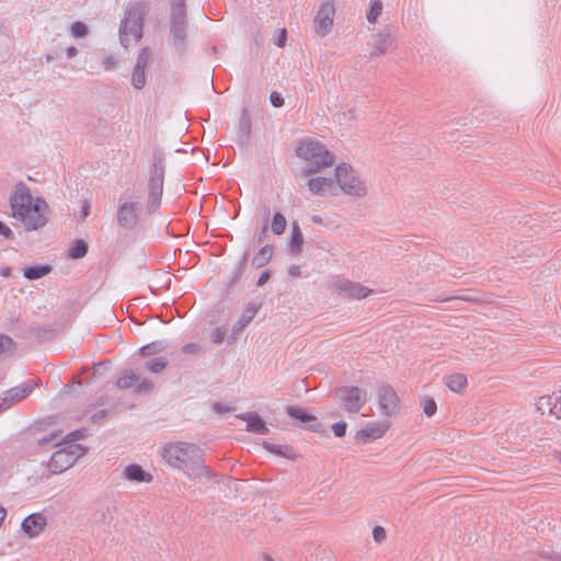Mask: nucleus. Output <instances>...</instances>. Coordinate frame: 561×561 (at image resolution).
<instances>
[{
    "mask_svg": "<svg viewBox=\"0 0 561 561\" xmlns=\"http://www.w3.org/2000/svg\"><path fill=\"white\" fill-rule=\"evenodd\" d=\"M163 460L201 483L210 481L215 473L204 465V451L195 444L178 442L163 447Z\"/></svg>",
    "mask_w": 561,
    "mask_h": 561,
    "instance_id": "obj_1",
    "label": "nucleus"
},
{
    "mask_svg": "<svg viewBox=\"0 0 561 561\" xmlns=\"http://www.w3.org/2000/svg\"><path fill=\"white\" fill-rule=\"evenodd\" d=\"M12 217L20 220L26 230H36L46 225L47 219L44 209L47 204L44 199L37 198L32 204V196L24 185H20L10 198Z\"/></svg>",
    "mask_w": 561,
    "mask_h": 561,
    "instance_id": "obj_2",
    "label": "nucleus"
},
{
    "mask_svg": "<svg viewBox=\"0 0 561 561\" xmlns=\"http://www.w3.org/2000/svg\"><path fill=\"white\" fill-rule=\"evenodd\" d=\"M148 13L149 4L142 0H135L127 4L119 25V42L125 48L141 39L144 20Z\"/></svg>",
    "mask_w": 561,
    "mask_h": 561,
    "instance_id": "obj_3",
    "label": "nucleus"
},
{
    "mask_svg": "<svg viewBox=\"0 0 561 561\" xmlns=\"http://www.w3.org/2000/svg\"><path fill=\"white\" fill-rule=\"evenodd\" d=\"M296 154L307 162L302 171L305 175L318 173L334 163V156L316 140L301 141L296 149Z\"/></svg>",
    "mask_w": 561,
    "mask_h": 561,
    "instance_id": "obj_4",
    "label": "nucleus"
},
{
    "mask_svg": "<svg viewBox=\"0 0 561 561\" xmlns=\"http://www.w3.org/2000/svg\"><path fill=\"white\" fill-rule=\"evenodd\" d=\"M187 37V16L185 0H171L170 42L182 54Z\"/></svg>",
    "mask_w": 561,
    "mask_h": 561,
    "instance_id": "obj_5",
    "label": "nucleus"
},
{
    "mask_svg": "<svg viewBox=\"0 0 561 561\" xmlns=\"http://www.w3.org/2000/svg\"><path fill=\"white\" fill-rule=\"evenodd\" d=\"M164 163L160 154H153V168L148 182V199L146 210L149 215L156 213L161 205L163 193Z\"/></svg>",
    "mask_w": 561,
    "mask_h": 561,
    "instance_id": "obj_6",
    "label": "nucleus"
},
{
    "mask_svg": "<svg viewBox=\"0 0 561 561\" xmlns=\"http://www.w3.org/2000/svg\"><path fill=\"white\" fill-rule=\"evenodd\" d=\"M50 457L48 467L53 473H61L73 466V463L85 454V448L80 444H62Z\"/></svg>",
    "mask_w": 561,
    "mask_h": 561,
    "instance_id": "obj_7",
    "label": "nucleus"
},
{
    "mask_svg": "<svg viewBox=\"0 0 561 561\" xmlns=\"http://www.w3.org/2000/svg\"><path fill=\"white\" fill-rule=\"evenodd\" d=\"M335 181L347 195L364 197L367 194L365 183L359 179L356 171L346 163H341L335 168Z\"/></svg>",
    "mask_w": 561,
    "mask_h": 561,
    "instance_id": "obj_8",
    "label": "nucleus"
},
{
    "mask_svg": "<svg viewBox=\"0 0 561 561\" xmlns=\"http://www.w3.org/2000/svg\"><path fill=\"white\" fill-rule=\"evenodd\" d=\"M336 394L341 407L350 413H357L367 401L366 390L355 386L341 387Z\"/></svg>",
    "mask_w": 561,
    "mask_h": 561,
    "instance_id": "obj_9",
    "label": "nucleus"
},
{
    "mask_svg": "<svg viewBox=\"0 0 561 561\" xmlns=\"http://www.w3.org/2000/svg\"><path fill=\"white\" fill-rule=\"evenodd\" d=\"M334 15H335L334 2L332 0L324 1L320 5V8L314 16V21H313L314 32L317 33V35L324 37L331 32L332 26H333Z\"/></svg>",
    "mask_w": 561,
    "mask_h": 561,
    "instance_id": "obj_10",
    "label": "nucleus"
},
{
    "mask_svg": "<svg viewBox=\"0 0 561 561\" xmlns=\"http://www.w3.org/2000/svg\"><path fill=\"white\" fill-rule=\"evenodd\" d=\"M378 402L380 413L385 416H394L400 412V399L396 390L389 385L379 387Z\"/></svg>",
    "mask_w": 561,
    "mask_h": 561,
    "instance_id": "obj_11",
    "label": "nucleus"
},
{
    "mask_svg": "<svg viewBox=\"0 0 561 561\" xmlns=\"http://www.w3.org/2000/svg\"><path fill=\"white\" fill-rule=\"evenodd\" d=\"M140 209L135 202H123L117 209V224L123 229H134L139 220Z\"/></svg>",
    "mask_w": 561,
    "mask_h": 561,
    "instance_id": "obj_12",
    "label": "nucleus"
},
{
    "mask_svg": "<svg viewBox=\"0 0 561 561\" xmlns=\"http://www.w3.org/2000/svg\"><path fill=\"white\" fill-rule=\"evenodd\" d=\"M333 288L339 295L357 300L366 298L371 293V289L348 279L336 280Z\"/></svg>",
    "mask_w": 561,
    "mask_h": 561,
    "instance_id": "obj_13",
    "label": "nucleus"
},
{
    "mask_svg": "<svg viewBox=\"0 0 561 561\" xmlns=\"http://www.w3.org/2000/svg\"><path fill=\"white\" fill-rule=\"evenodd\" d=\"M371 45L373 49L369 54V58H377L386 53L391 48L392 46V36L391 32L386 28L382 30L371 36Z\"/></svg>",
    "mask_w": 561,
    "mask_h": 561,
    "instance_id": "obj_14",
    "label": "nucleus"
},
{
    "mask_svg": "<svg viewBox=\"0 0 561 561\" xmlns=\"http://www.w3.org/2000/svg\"><path fill=\"white\" fill-rule=\"evenodd\" d=\"M389 427L390 423L388 421L375 422L357 432L356 438L363 440L364 443H368L370 440L382 437Z\"/></svg>",
    "mask_w": 561,
    "mask_h": 561,
    "instance_id": "obj_15",
    "label": "nucleus"
},
{
    "mask_svg": "<svg viewBox=\"0 0 561 561\" xmlns=\"http://www.w3.org/2000/svg\"><path fill=\"white\" fill-rule=\"evenodd\" d=\"M46 524L47 520L43 514L34 513L23 519L21 528L30 538H34L44 530Z\"/></svg>",
    "mask_w": 561,
    "mask_h": 561,
    "instance_id": "obj_16",
    "label": "nucleus"
},
{
    "mask_svg": "<svg viewBox=\"0 0 561 561\" xmlns=\"http://www.w3.org/2000/svg\"><path fill=\"white\" fill-rule=\"evenodd\" d=\"M261 305H251L243 310L239 319L232 327V332L230 336V342L234 341L237 336L242 332V330L252 321L256 312L259 311Z\"/></svg>",
    "mask_w": 561,
    "mask_h": 561,
    "instance_id": "obj_17",
    "label": "nucleus"
},
{
    "mask_svg": "<svg viewBox=\"0 0 561 561\" xmlns=\"http://www.w3.org/2000/svg\"><path fill=\"white\" fill-rule=\"evenodd\" d=\"M239 419L247 422V431L255 434H267L268 427L256 412H249L238 415Z\"/></svg>",
    "mask_w": 561,
    "mask_h": 561,
    "instance_id": "obj_18",
    "label": "nucleus"
},
{
    "mask_svg": "<svg viewBox=\"0 0 561 561\" xmlns=\"http://www.w3.org/2000/svg\"><path fill=\"white\" fill-rule=\"evenodd\" d=\"M37 386L38 382L36 380L27 381L19 387L12 388L10 391L5 392V394L13 405L14 403L26 398Z\"/></svg>",
    "mask_w": 561,
    "mask_h": 561,
    "instance_id": "obj_19",
    "label": "nucleus"
},
{
    "mask_svg": "<svg viewBox=\"0 0 561 561\" xmlns=\"http://www.w3.org/2000/svg\"><path fill=\"white\" fill-rule=\"evenodd\" d=\"M334 185V180L324 176H316L311 178L307 182V186L309 191L313 195H324V193L331 190Z\"/></svg>",
    "mask_w": 561,
    "mask_h": 561,
    "instance_id": "obj_20",
    "label": "nucleus"
},
{
    "mask_svg": "<svg viewBox=\"0 0 561 561\" xmlns=\"http://www.w3.org/2000/svg\"><path fill=\"white\" fill-rule=\"evenodd\" d=\"M124 478L131 482H151L152 476L146 472L141 466L137 463L128 465L124 470Z\"/></svg>",
    "mask_w": 561,
    "mask_h": 561,
    "instance_id": "obj_21",
    "label": "nucleus"
},
{
    "mask_svg": "<svg viewBox=\"0 0 561 561\" xmlns=\"http://www.w3.org/2000/svg\"><path fill=\"white\" fill-rule=\"evenodd\" d=\"M304 245V236L296 221L291 225L289 250L293 255L300 254Z\"/></svg>",
    "mask_w": 561,
    "mask_h": 561,
    "instance_id": "obj_22",
    "label": "nucleus"
},
{
    "mask_svg": "<svg viewBox=\"0 0 561 561\" xmlns=\"http://www.w3.org/2000/svg\"><path fill=\"white\" fill-rule=\"evenodd\" d=\"M251 133V121L248 116L247 110L242 111L238 128V141L241 146L247 145Z\"/></svg>",
    "mask_w": 561,
    "mask_h": 561,
    "instance_id": "obj_23",
    "label": "nucleus"
},
{
    "mask_svg": "<svg viewBox=\"0 0 561 561\" xmlns=\"http://www.w3.org/2000/svg\"><path fill=\"white\" fill-rule=\"evenodd\" d=\"M556 391L552 394L542 396L538 399L536 407L537 410L542 414L548 412L551 415L557 417V401H556Z\"/></svg>",
    "mask_w": 561,
    "mask_h": 561,
    "instance_id": "obj_24",
    "label": "nucleus"
},
{
    "mask_svg": "<svg viewBox=\"0 0 561 561\" xmlns=\"http://www.w3.org/2000/svg\"><path fill=\"white\" fill-rule=\"evenodd\" d=\"M50 265H34L23 270V276L28 280L39 279L51 272Z\"/></svg>",
    "mask_w": 561,
    "mask_h": 561,
    "instance_id": "obj_25",
    "label": "nucleus"
},
{
    "mask_svg": "<svg viewBox=\"0 0 561 561\" xmlns=\"http://www.w3.org/2000/svg\"><path fill=\"white\" fill-rule=\"evenodd\" d=\"M113 519L110 506H100L95 508L91 516V522L96 525H108Z\"/></svg>",
    "mask_w": 561,
    "mask_h": 561,
    "instance_id": "obj_26",
    "label": "nucleus"
},
{
    "mask_svg": "<svg viewBox=\"0 0 561 561\" xmlns=\"http://www.w3.org/2000/svg\"><path fill=\"white\" fill-rule=\"evenodd\" d=\"M272 254H273V247L268 245V244L264 245L263 248H261L259 250V252L252 259V265L256 268L263 267L264 265H266L270 262Z\"/></svg>",
    "mask_w": 561,
    "mask_h": 561,
    "instance_id": "obj_27",
    "label": "nucleus"
},
{
    "mask_svg": "<svg viewBox=\"0 0 561 561\" xmlns=\"http://www.w3.org/2000/svg\"><path fill=\"white\" fill-rule=\"evenodd\" d=\"M139 381V375L134 370H125L123 375L117 379L116 386L119 389H127L134 387Z\"/></svg>",
    "mask_w": 561,
    "mask_h": 561,
    "instance_id": "obj_28",
    "label": "nucleus"
},
{
    "mask_svg": "<svg viewBox=\"0 0 561 561\" xmlns=\"http://www.w3.org/2000/svg\"><path fill=\"white\" fill-rule=\"evenodd\" d=\"M286 412L289 416L300 421L301 423H308L311 421H316V416L308 413L306 410L295 407V405H288L286 408Z\"/></svg>",
    "mask_w": 561,
    "mask_h": 561,
    "instance_id": "obj_29",
    "label": "nucleus"
},
{
    "mask_svg": "<svg viewBox=\"0 0 561 561\" xmlns=\"http://www.w3.org/2000/svg\"><path fill=\"white\" fill-rule=\"evenodd\" d=\"M446 385L451 391L459 392L467 386V377L462 374H454L447 377Z\"/></svg>",
    "mask_w": 561,
    "mask_h": 561,
    "instance_id": "obj_30",
    "label": "nucleus"
},
{
    "mask_svg": "<svg viewBox=\"0 0 561 561\" xmlns=\"http://www.w3.org/2000/svg\"><path fill=\"white\" fill-rule=\"evenodd\" d=\"M88 249H89L88 243L84 240L79 239L69 249L68 254L72 259H81L87 254Z\"/></svg>",
    "mask_w": 561,
    "mask_h": 561,
    "instance_id": "obj_31",
    "label": "nucleus"
},
{
    "mask_svg": "<svg viewBox=\"0 0 561 561\" xmlns=\"http://www.w3.org/2000/svg\"><path fill=\"white\" fill-rule=\"evenodd\" d=\"M167 348V343L163 341H154L150 344L142 346L139 352L144 356H149L152 354H157L163 352Z\"/></svg>",
    "mask_w": 561,
    "mask_h": 561,
    "instance_id": "obj_32",
    "label": "nucleus"
},
{
    "mask_svg": "<svg viewBox=\"0 0 561 561\" xmlns=\"http://www.w3.org/2000/svg\"><path fill=\"white\" fill-rule=\"evenodd\" d=\"M131 84L137 90H140L146 85V73L144 69H138L134 67L131 75Z\"/></svg>",
    "mask_w": 561,
    "mask_h": 561,
    "instance_id": "obj_33",
    "label": "nucleus"
},
{
    "mask_svg": "<svg viewBox=\"0 0 561 561\" xmlns=\"http://www.w3.org/2000/svg\"><path fill=\"white\" fill-rule=\"evenodd\" d=\"M286 218L280 213H276L272 221V231L275 234H282L286 229Z\"/></svg>",
    "mask_w": 561,
    "mask_h": 561,
    "instance_id": "obj_34",
    "label": "nucleus"
},
{
    "mask_svg": "<svg viewBox=\"0 0 561 561\" xmlns=\"http://www.w3.org/2000/svg\"><path fill=\"white\" fill-rule=\"evenodd\" d=\"M151 56L152 54L148 47L141 48V50L138 54L135 68L145 70L151 59Z\"/></svg>",
    "mask_w": 561,
    "mask_h": 561,
    "instance_id": "obj_35",
    "label": "nucleus"
},
{
    "mask_svg": "<svg viewBox=\"0 0 561 561\" xmlns=\"http://www.w3.org/2000/svg\"><path fill=\"white\" fill-rule=\"evenodd\" d=\"M382 3L380 0H374L370 4V9L367 12V21L369 23H375L378 16L381 14Z\"/></svg>",
    "mask_w": 561,
    "mask_h": 561,
    "instance_id": "obj_36",
    "label": "nucleus"
},
{
    "mask_svg": "<svg viewBox=\"0 0 561 561\" xmlns=\"http://www.w3.org/2000/svg\"><path fill=\"white\" fill-rule=\"evenodd\" d=\"M167 366V360L159 357V358H153L151 360H148L147 364H146V367L151 371V373H161Z\"/></svg>",
    "mask_w": 561,
    "mask_h": 561,
    "instance_id": "obj_37",
    "label": "nucleus"
},
{
    "mask_svg": "<svg viewBox=\"0 0 561 561\" xmlns=\"http://www.w3.org/2000/svg\"><path fill=\"white\" fill-rule=\"evenodd\" d=\"M13 348V340L8 335L0 334V355L10 353Z\"/></svg>",
    "mask_w": 561,
    "mask_h": 561,
    "instance_id": "obj_38",
    "label": "nucleus"
},
{
    "mask_svg": "<svg viewBox=\"0 0 561 561\" xmlns=\"http://www.w3.org/2000/svg\"><path fill=\"white\" fill-rule=\"evenodd\" d=\"M135 386H136L135 391L139 394H142V393H147L152 390L153 382L147 378H144V379L139 378V381Z\"/></svg>",
    "mask_w": 561,
    "mask_h": 561,
    "instance_id": "obj_39",
    "label": "nucleus"
},
{
    "mask_svg": "<svg viewBox=\"0 0 561 561\" xmlns=\"http://www.w3.org/2000/svg\"><path fill=\"white\" fill-rule=\"evenodd\" d=\"M422 409H423V412L427 415V416H432L435 414L436 410H437V405H436V402L434 399L432 398H426L422 401Z\"/></svg>",
    "mask_w": 561,
    "mask_h": 561,
    "instance_id": "obj_40",
    "label": "nucleus"
},
{
    "mask_svg": "<svg viewBox=\"0 0 561 561\" xmlns=\"http://www.w3.org/2000/svg\"><path fill=\"white\" fill-rule=\"evenodd\" d=\"M88 31V26L83 22L78 21L71 25V33L75 37H84Z\"/></svg>",
    "mask_w": 561,
    "mask_h": 561,
    "instance_id": "obj_41",
    "label": "nucleus"
},
{
    "mask_svg": "<svg viewBox=\"0 0 561 561\" xmlns=\"http://www.w3.org/2000/svg\"><path fill=\"white\" fill-rule=\"evenodd\" d=\"M182 353L190 355H201L204 353V350L196 343H187L182 347Z\"/></svg>",
    "mask_w": 561,
    "mask_h": 561,
    "instance_id": "obj_42",
    "label": "nucleus"
},
{
    "mask_svg": "<svg viewBox=\"0 0 561 561\" xmlns=\"http://www.w3.org/2000/svg\"><path fill=\"white\" fill-rule=\"evenodd\" d=\"M85 436V430H77L69 433L62 444H76L77 440L82 439Z\"/></svg>",
    "mask_w": 561,
    "mask_h": 561,
    "instance_id": "obj_43",
    "label": "nucleus"
},
{
    "mask_svg": "<svg viewBox=\"0 0 561 561\" xmlns=\"http://www.w3.org/2000/svg\"><path fill=\"white\" fill-rule=\"evenodd\" d=\"M248 256H249V252H245L239 263V266L237 268V272L233 276V278L231 279V283H237L241 276H242V273H243V270L247 266V262H248Z\"/></svg>",
    "mask_w": 561,
    "mask_h": 561,
    "instance_id": "obj_44",
    "label": "nucleus"
},
{
    "mask_svg": "<svg viewBox=\"0 0 561 561\" xmlns=\"http://www.w3.org/2000/svg\"><path fill=\"white\" fill-rule=\"evenodd\" d=\"M347 424L343 421L334 423L332 431L336 437H343L346 433Z\"/></svg>",
    "mask_w": 561,
    "mask_h": 561,
    "instance_id": "obj_45",
    "label": "nucleus"
},
{
    "mask_svg": "<svg viewBox=\"0 0 561 561\" xmlns=\"http://www.w3.org/2000/svg\"><path fill=\"white\" fill-rule=\"evenodd\" d=\"M226 333L225 329L216 328L211 333V341L216 344H220L224 341Z\"/></svg>",
    "mask_w": 561,
    "mask_h": 561,
    "instance_id": "obj_46",
    "label": "nucleus"
},
{
    "mask_svg": "<svg viewBox=\"0 0 561 561\" xmlns=\"http://www.w3.org/2000/svg\"><path fill=\"white\" fill-rule=\"evenodd\" d=\"M373 537L376 542H381L386 539V530L381 526H375L373 529Z\"/></svg>",
    "mask_w": 561,
    "mask_h": 561,
    "instance_id": "obj_47",
    "label": "nucleus"
},
{
    "mask_svg": "<svg viewBox=\"0 0 561 561\" xmlns=\"http://www.w3.org/2000/svg\"><path fill=\"white\" fill-rule=\"evenodd\" d=\"M270 101H271L272 105L275 107H280L284 105V98L282 96L280 93H278L276 91L271 93Z\"/></svg>",
    "mask_w": 561,
    "mask_h": 561,
    "instance_id": "obj_48",
    "label": "nucleus"
},
{
    "mask_svg": "<svg viewBox=\"0 0 561 561\" xmlns=\"http://www.w3.org/2000/svg\"><path fill=\"white\" fill-rule=\"evenodd\" d=\"M264 447L267 450H270V451H272V453H274L276 455H282V456H285V457H289V455L283 450L282 446H277V445H274V444H271V443H264Z\"/></svg>",
    "mask_w": 561,
    "mask_h": 561,
    "instance_id": "obj_49",
    "label": "nucleus"
},
{
    "mask_svg": "<svg viewBox=\"0 0 561 561\" xmlns=\"http://www.w3.org/2000/svg\"><path fill=\"white\" fill-rule=\"evenodd\" d=\"M0 234H2L7 240H12L14 238L13 231L0 220Z\"/></svg>",
    "mask_w": 561,
    "mask_h": 561,
    "instance_id": "obj_50",
    "label": "nucleus"
},
{
    "mask_svg": "<svg viewBox=\"0 0 561 561\" xmlns=\"http://www.w3.org/2000/svg\"><path fill=\"white\" fill-rule=\"evenodd\" d=\"M116 65H117V61L114 56H107L103 61V66H104L105 70H113V69H115Z\"/></svg>",
    "mask_w": 561,
    "mask_h": 561,
    "instance_id": "obj_51",
    "label": "nucleus"
},
{
    "mask_svg": "<svg viewBox=\"0 0 561 561\" xmlns=\"http://www.w3.org/2000/svg\"><path fill=\"white\" fill-rule=\"evenodd\" d=\"M286 39H287V32L285 28H282L276 41H275V45L278 47H284L286 45Z\"/></svg>",
    "mask_w": 561,
    "mask_h": 561,
    "instance_id": "obj_52",
    "label": "nucleus"
},
{
    "mask_svg": "<svg viewBox=\"0 0 561 561\" xmlns=\"http://www.w3.org/2000/svg\"><path fill=\"white\" fill-rule=\"evenodd\" d=\"M11 407V401L9 400L5 393L2 397H0V414L10 409Z\"/></svg>",
    "mask_w": 561,
    "mask_h": 561,
    "instance_id": "obj_53",
    "label": "nucleus"
},
{
    "mask_svg": "<svg viewBox=\"0 0 561 561\" xmlns=\"http://www.w3.org/2000/svg\"><path fill=\"white\" fill-rule=\"evenodd\" d=\"M58 437V433L54 432L47 436H44L42 438L38 439V445L39 446H44V445H47L49 443H51L53 440H55L56 438Z\"/></svg>",
    "mask_w": 561,
    "mask_h": 561,
    "instance_id": "obj_54",
    "label": "nucleus"
},
{
    "mask_svg": "<svg viewBox=\"0 0 561 561\" xmlns=\"http://www.w3.org/2000/svg\"><path fill=\"white\" fill-rule=\"evenodd\" d=\"M270 278H271L270 272L265 271L259 277L256 285L257 286H263V285H265L270 280Z\"/></svg>",
    "mask_w": 561,
    "mask_h": 561,
    "instance_id": "obj_55",
    "label": "nucleus"
},
{
    "mask_svg": "<svg viewBox=\"0 0 561 561\" xmlns=\"http://www.w3.org/2000/svg\"><path fill=\"white\" fill-rule=\"evenodd\" d=\"M556 401H557V417L561 419V390L556 391Z\"/></svg>",
    "mask_w": 561,
    "mask_h": 561,
    "instance_id": "obj_56",
    "label": "nucleus"
},
{
    "mask_svg": "<svg viewBox=\"0 0 561 561\" xmlns=\"http://www.w3.org/2000/svg\"><path fill=\"white\" fill-rule=\"evenodd\" d=\"M267 233V225H264L261 232L255 237L257 243H262Z\"/></svg>",
    "mask_w": 561,
    "mask_h": 561,
    "instance_id": "obj_57",
    "label": "nucleus"
},
{
    "mask_svg": "<svg viewBox=\"0 0 561 561\" xmlns=\"http://www.w3.org/2000/svg\"><path fill=\"white\" fill-rule=\"evenodd\" d=\"M288 274L294 277L300 276V267L298 265H291L288 268Z\"/></svg>",
    "mask_w": 561,
    "mask_h": 561,
    "instance_id": "obj_58",
    "label": "nucleus"
},
{
    "mask_svg": "<svg viewBox=\"0 0 561 561\" xmlns=\"http://www.w3.org/2000/svg\"><path fill=\"white\" fill-rule=\"evenodd\" d=\"M214 411L217 413H224L230 411V408L222 405L221 403L214 404Z\"/></svg>",
    "mask_w": 561,
    "mask_h": 561,
    "instance_id": "obj_59",
    "label": "nucleus"
},
{
    "mask_svg": "<svg viewBox=\"0 0 561 561\" xmlns=\"http://www.w3.org/2000/svg\"><path fill=\"white\" fill-rule=\"evenodd\" d=\"M105 415H106V411L101 410V411H98L96 413H94L91 419L93 422H98L99 420L104 419Z\"/></svg>",
    "mask_w": 561,
    "mask_h": 561,
    "instance_id": "obj_60",
    "label": "nucleus"
},
{
    "mask_svg": "<svg viewBox=\"0 0 561 561\" xmlns=\"http://www.w3.org/2000/svg\"><path fill=\"white\" fill-rule=\"evenodd\" d=\"M81 214L83 219L88 217L90 214V204L87 201L82 205Z\"/></svg>",
    "mask_w": 561,
    "mask_h": 561,
    "instance_id": "obj_61",
    "label": "nucleus"
},
{
    "mask_svg": "<svg viewBox=\"0 0 561 561\" xmlns=\"http://www.w3.org/2000/svg\"><path fill=\"white\" fill-rule=\"evenodd\" d=\"M66 54H67L68 58H72V57L77 56L78 49L75 46H71L67 49Z\"/></svg>",
    "mask_w": 561,
    "mask_h": 561,
    "instance_id": "obj_62",
    "label": "nucleus"
},
{
    "mask_svg": "<svg viewBox=\"0 0 561 561\" xmlns=\"http://www.w3.org/2000/svg\"><path fill=\"white\" fill-rule=\"evenodd\" d=\"M343 116L347 119H354L355 116V110H350L346 113H343Z\"/></svg>",
    "mask_w": 561,
    "mask_h": 561,
    "instance_id": "obj_63",
    "label": "nucleus"
},
{
    "mask_svg": "<svg viewBox=\"0 0 561 561\" xmlns=\"http://www.w3.org/2000/svg\"><path fill=\"white\" fill-rule=\"evenodd\" d=\"M311 221H312L313 224H317V225H322V224H323V219H322V217H320V216H318V215H313V216L311 217Z\"/></svg>",
    "mask_w": 561,
    "mask_h": 561,
    "instance_id": "obj_64",
    "label": "nucleus"
}]
</instances>
